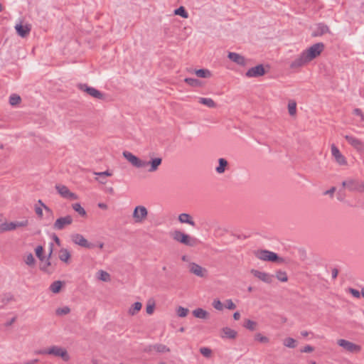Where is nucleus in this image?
<instances>
[{"label": "nucleus", "instance_id": "nucleus-48", "mask_svg": "<svg viewBox=\"0 0 364 364\" xmlns=\"http://www.w3.org/2000/svg\"><path fill=\"white\" fill-rule=\"evenodd\" d=\"M100 279L102 281L107 282L110 279V275L107 272L100 270Z\"/></svg>", "mask_w": 364, "mask_h": 364}, {"label": "nucleus", "instance_id": "nucleus-20", "mask_svg": "<svg viewBox=\"0 0 364 364\" xmlns=\"http://www.w3.org/2000/svg\"><path fill=\"white\" fill-rule=\"evenodd\" d=\"M309 63L308 60L306 59L303 52L299 56H298L290 64V68L293 70L299 69Z\"/></svg>", "mask_w": 364, "mask_h": 364}, {"label": "nucleus", "instance_id": "nucleus-37", "mask_svg": "<svg viewBox=\"0 0 364 364\" xmlns=\"http://www.w3.org/2000/svg\"><path fill=\"white\" fill-rule=\"evenodd\" d=\"M154 349L157 353H168L170 352V348L164 344L156 343L154 344Z\"/></svg>", "mask_w": 364, "mask_h": 364}, {"label": "nucleus", "instance_id": "nucleus-53", "mask_svg": "<svg viewBox=\"0 0 364 364\" xmlns=\"http://www.w3.org/2000/svg\"><path fill=\"white\" fill-rule=\"evenodd\" d=\"M15 28L18 33V34L21 36V37H23V24L21 22L20 23L17 24L16 26H15Z\"/></svg>", "mask_w": 364, "mask_h": 364}, {"label": "nucleus", "instance_id": "nucleus-56", "mask_svg": "<svg viewBox=\"0 0 364 364\" xmlns=\"http://www.w3.org/2000/svg\"><path fill=\"white\" fill-rule=\"evenodd\" d=\"M95 174L98 175L100 177L111 176L112 175V173L109 172L108 170L103 172L95 173Z\"/></svg>", "mask_w": 364, "mask_h": 364}, {"label": "nucleus", "instance_id": "nucleus-30", "mask_svg": "<svg viewBox=\"0 0 364 364\" xmlns=\"http://www.w3.org/2000/svg\"><path fill=\"white\" fill-rule=\"evenodd\" d=\"M194 73L197 75V77H201V78H209L212 76L210 71L208 69L202 68V69L195 70Z\"/></svg>", "mask_w": 364, "mask_h": 364}, {"label": "nucleus", "instance_id": "nucleus-42", "mask_svg": "<svg viewBox=\"0 0 364 364\" xmlns=\"http://www.w3.org/2000/svg\"><path fill=\"white\" fill-rule=\"evenodd\" d=\"M289 113L291 116H293L296 112V103L294 101H289L288 105Z\"/></svg>", "mask_w": 364, "mask_h": 364}, {"label": "nucleus", "instance_id": "nucleus-32", "mask_svg": "<svg viewBox=\"0 0 364 364\" xmlns=\"http://www.w3.org/2000/svg\"><path fill=\"white\" fill-rule=\"evenodd\" d=\"M243 326L251 331H254L257 328V323L247 318L244 321Z\"/></svg>", "mask_w": 364, "mask_h": 364}, {"label": "nucleus", "instance_id": "nucleus-55", "mask_svg": "<svg viewBox=\"0 0 364 364\" xmlns=\"http://www.w3.org/2000/svg\"><path fill=\"white\" fill-rule=\"evenodd\" d=\"M353 113L358 116H360L361 118V121L364 122V114H363L362 111L359 108H355L353 110Z\"/></svg>", "mask_w": 364, "mask_h": 364}, {"label": "nucleus", "instance_id": "nucleus-19", "mask_svg": "<svg viewBox=\"0 0 364 364\" xmlns=\"http://www.w3.org/2000/svg\"><path fill=\"white\" fill-rule=\"evenodd\" d=\"M16 302V299L11 293H5L1 296L0 301V309H4L6 306L12 305Z\"/></svg>", "mask_w": 364, "mask_h": 364}, {"label": "nucleus", "instance_id": "nucleus-63", "mask_svg": "<svg viewBox=\"0 0 364 364\" xmlns=\"http://www.w3.org/2000/svg\"><path fill=\"white\" fill-rule=\"evenodd\" d=\"M338 270L336 268H334L333 270H332V277L333 279H336L338 276Z\"/></svg>", "mask_w": 364, "mask_h": 364}, {"label": "nucleus", "instance_id": "nucleus-13", "mask_svg": "<svg viewBox=\"0 0 364 364\" xmlns=\"http://www.w3.org/2000/svg\"><path fill=\"white\" fill-rule=\"evenodd\" d=\"M267 70H265L263 65L259 64L256 65L255 67L250 68L245 75L247 77H258L263 76L266 74Z\"/></svg>", "mask_w": 364, "mask_h": 364}, {"label": "nucleus", "instance_id": "nucleus-64", "mask_svg": "<svg viewBox=\"0 0 364 364\" xmlns=\"http://www.w3.org/2000/svg\"><path fill=\"white\" fill-rule=\"evenodd\" d=\"M233 318L235 320L237 321L240 318V314L238 311H236L233 314Z\"/></svg>", "mask_w": 364, "mask_h": 364}, {"label": "nucleus", "instance_id": "nucleus-44", "mask_svg": "<svg viewBox=\"0 0 364 364\" xmlns=\"http://www.w3.org/2000/svg\"><path fill=\"white\" fill-rule=\"evenodd\" d=\"M188 309H186V308H183L182 306H179L178 309H177V311H176V313H177V315L179 316V317H186L188 313Z\"/></svg>", "mask_w": 364, "mask_h": 364}, {"label": "nucleus", "instance_id": "nucleus-28", "mask_svg": "<svg viewBox=\"0 0 364 364\" xmlns=\"http://www.w3.org/2000/svg\"><path fill=\"white\" fill-rule=\"evenodd\" d=\"M38 203L41 205V206H38L37 205H35V212L38 217L42 218L43 216L42 207L45 209L46 212L52 213V210L48 206H46L41 200H38Z\"/></svg>", "mask_w": 364, "mask_h": 364}, {"label": "nucleus", "instance_id": "nucleus-59", "mask_svg": "<svg viewBox=\"0 0 364 364\" xmlns=\"http://www.w3.org/2000/svg\"><path fill=\"white\" fill-rule=\"evenodd\" d=\"M335 191H336V188L335 187H332L329 190L325 191L324 192V195H330L331 197H333V193H335Z\"/></svg>", "mask_w": 364, "mask_h": 364}, {"label": "nucleus", "instance_id": "nucleus-50", "mask_svg": "<svg viewBox=\"0 0 364 364\" xmlns=\"http://www.w3.org/2000/svg\"><path fill=\"white\" fill-rule=\"evenodd\" d=\"M213 306L217 310L221 311L223 309V305L220 300H214Z\"/></svg>", "mask_w": 364, "mask_h": 364}, {"label": "nucleus", "instance_id": "nucleus-41", "mask_svg": "<svg viewBox=\"0 0 364 364\" xmlns=\"http://www.w3.org/2000/svg\"><path fill=\"white\" fill-rule=\"evenodd\" d=\"M36 255L39 259L40 261H43L45 259V257L43 256L44 249L41 245L38 246L36 250Z\"/></svg>", "mask_w": 364, "mask_h": 364}, {"label": "nucleus", "instance_id": "nucleus-51", "mask_svg": "<svg viewBox=\"0 0 364 364\" xmlns=\"http://www.w3.org/2000/svg\"><path fill=\"white\" fill-rule=\"evenodd\" d=\"M314 350V348L311 346L307 345L300 350L301 353H311Z\"/></svg>", "mask_w": 364, "mask_h": 364}, {"label": "nucleus", "instance_id": "nucleus-60", "mask_svg": "<svg viewBox=\"0 0 364 364\" xmlns=\"http://www.w3.org/2000/svg\"><path fill=\"white\" fill-rule=\"evenodd\" d=\"M154 345H149L148 346H146L144 349V351L146 352V353H151L152 351L154 350Z\"/></svg>", "mask_w": 364, "mask_h": 364}, {"label": "nucleus", "instance_id": "nucleus-39", "mask_svg": "<svg viewBox=\"0 0 364 364\" xmlns=\"http://www.w3.org/2000/svg\"><path fill=\"white\" fill-rule=\"evenodd\" d=\"M283 343L288 348H294L296 347V341L293 338L288 337L285 338Z\"/></svg>", "mask_w": 364, "mask_h": 364}, {"label": "nucleus", "instance_id": "nucleus-61", "mask_svg": "<svg viewBox=\"0 0 364 364\" xmlns=\"http://www.w3.org/2000/svg\"><path fill=\"white\" fill-rule=\"evenodd\" d=\"M53 240H54V242H55V244L58 246H60L61 245L60 240L59 239V237L56 235L53 234Z\"/></svg>", "mask_w": 364, "mask_h": 364}, {"label": "nucleus", "instance_id": "nucleus-62", "mask_svg": "<svg viewBox=\"0 0 364 364\" xmlns=\"http://www.w3.org/2000/svg\"><path fill=\"white\" fill-rule=\"evenodd\" d=\"M344 197H345V194H344V193H342L341 192V191H340L338 193V195H337V198H338V200H339L342 201V200H343Z\"/></svg>", "mask_w": 364, "mask_h": 364}, {"label": "nucleus", "instance_id": "nucleus-25", "mask_svg": "<svg viewBox=\"0 0 364 364\" xmlns=\"http://www.w3.org/2000/svg\"><path fill=\"white\" fill-rule=\"evenodd\" d=\"M178 220L181 223H187L193 227L196 226V223L193 220L192 217L188 213H181L178 215Z\"/></svg>", "mask_w": 364, "mask_h": 364}, {"label": "nucleus", "instance_id": "nucleus-43", "mask_svg": "<svg viewBox=\"0 0 364 364\" xmlns=\"http://www.w3.org/2000/svg\"><path fill=\"white\" fill-rule=\"evenodd\" d=\"M276 277H277V279L281 282H287V280H288V277H287V273L285 272H282L281 270H279L277 272Z\"/></svg>", "mask_w": 364, "mask_h": 364}, {"label": "nucleus", "instance_id": "nucleus-22", "mask_svg": "<svg viewBox=\"0 0 364 364\" xmlns=\"http://www.w3.org/2000/svg\"><path fill=\"white\" fill-rule=\"evenodd\" d=\"M228 57L231 61L237 63V65H245L246 64V60L244 56L238 53L229 52Z\"/></svg>", "mask_w": 364, "mask_h": 364}, {"label": "nucleus", "instance_id": "nucleus-23", "mask_svg": "<svg viewBox=\"0 0 364 364\" xmlns=\"http://www.w3.org/2000/svg\"><path fill=\"white\" fill-rule=\"evenodd\" d=\"M237 332L229 327H224L222 328V338L230 339H235L237 337Z\"/></svg>", "mask_w": 364, "mask_h": 364}, {"label": "nucleus", "instance_id": "nucleus-17", "mask_svg": "<svg viewBox=\"0 0 364 364\" xmlns=\"http://www.w3.org/2000/svg\"><path fill=\"white\" fill-rule=\"evenodd\" d=\"M251 274H252L255 277L258 278L259 280L267 283L271 284L273 281V275H271L268 273L260 272L257 269H251Z\"/></svg>", "mask_w": 364, "mask_h": 364}, {"label": "nucleus", "instance_id": "nucleus-11", "mask_svg": "<svg viewBox=\"0 0 364 364\" xmlns=\"http://www.w3.org/2000/svg\"><path fill=\"white\" fill-rule=\"evenodd\" d=\"M23 225L21 222H7L6 220L0 219V233L12 231Z\"/></svg>", "mask_w": 364, "mask_h": 364}, {"label": "nucleus", "instance_id": "nucleus-31", "mask_svg": "<svg viewBox=\"0 0 364 364\" xmlns=\"http://www.w3.org/2000/svg\"><path fill=\"white\" fill-rule=\"evenodd\" d=\"M63 285H64L63 282L55 281L50 284V290L55 294H58L60 291Z\"/></svg>", "mask_w": 364, "mask_h": 364}, {"label": "nucleus", "instance_id": "nucleus-8", "mask_svg": "<svg viewBox=\"0 0 364 364\" xmlns=\"http://www.w3.org/2000/svg\"><path fill=\"white\" fill-rule=\"evenodd\" d=\"M148 215V210L146 207L143 205L136 206L134 209L132 217L134 222L136 223H142L146 220Z\"/></svg>", "mask_w": 364, "mask_h": 364}, {"label": "nucleus", "instance_id": "nucleus-7", "mask_svg": "<svg viewBox=\"0 0 364 364\" xmlns=\"http://www.w3.org/2000/svg\"><path fill=\"white\" fill-rule=\"evenodd\" d=\"M77 87L81 91H83L86 92L87 95H90L91 97L99 99V100H103L105 99V94L100 92V90L88 86L87 84H82L80 83L77 85Z\"/></svg>", "mask_w": 364, "mask_h": 364}, {"label": "nucleus", "instance_id": "nucleus-3", "mask_svg": "<svg viewBox=\"0 0 364 364\" xmlns=\"http://www.w3.org/2000/svg\"><path fill=\"white\" fill-rule=\"evenodd\" d=\"M255 256L264 261H269L274 263L282 264L284 262V259L280 257L277 253L267 250H261L255 252Z\"/></svg>", "mask_w": 364, "mask_h": 364}, {"label": "nucleus", "instance_id": "nucleus-1", "mask_svg": "<svg viewBox=\"0 0 364 364\" xmlns=\"http://www.w3.org/2000/svg\"><path fill=\"white\" fill-rule=\"evenodd\" d=\"M122 154L133 166L138 168L149 166L148 171L151 173L157 171L162 163V159L160 157L154 158L147 161L140 159L139 157L127 151H123Z\"/></svg>", "mask_w": 364, "mask_h": 364}, {"label": "nucleus", "instance_id": "nucleus-52", "mask_svg": "<svg viewBox=\"0 0 364 364\" xmlns=\"http://www.w3.org/2000/svg\"><path fill=\"white\" fill-rule=\"evenodd\" d=\"M226 308L230 310H233L236 308V305L232 302L231 299L226 301Z\"/></svg>", "mask_w": 364, "mask_h": 364}, {"label": "nucleus", "instance_id": "nucleus-33", "mask_svg": "<svg viewBox=\"0 0 364 364\" xmlns=\"http://www.w3.org/2000/svg\"><path fill=\"white\" fill-rule=\"evenodd\" d=\"M73 209L77 212L81 217L86 218L87 217V213L85 210V209L81 206V205L78 203H73L72 205Z\"/></svg>", "mask_w": 364, "mask_h": 364}, {"label": "nucleus", "instance_id": "nucleus-40", "mask_svg": "<svg viewBox=\"0 0 364 364\" xmlns=\"http://www.w3.org/2000/svg\"><path fill=\"white\" fill-rule=\"evenodd\" d=\"M174 14L185 18L188 17V14L183 6H180L179 8L176 9L174 11Z\"/></svg>", "mask_w": 364, "mask_h": 364}, {"label": "nucleus", "instance_id": "nucleus-27", "mask_svg": "<svg viewBox=\"0 0 364 364\" xmlns=\"http://www.w3.org/2000/svg\"><path fill=\"white\" fill-rule=\"evenodd\" d=\"M228 166V162L225 159L220 158L218 159V166L215 168V171L218 173H223Z\"/></svg>", "mask_w": 364, "mask_h": 364}, {"label": "nucleus", "instance_id": "nucleus-10", "mask_svg": "<svg viewBox=\"0 0 364 364\" xmlns=\"http://www.w3.org/2000/svg\"><path fill=\"white\" fill-rule=\"evenodd\" d=\"M72 241L82 247L87 249H93L95 247V245L88 242L81 234L76 233L71 235Z\"/></svg>", "mask_w": 364, "mask_h": 364}, {"label": "nucleus", "instance_id": "nucleus-6", "mask_svg": "<svg viewBox=\"0 0 364 364\" xmlns=\"http://www.w3.org/2000/svg\"><path fill=\"white\" fill-rule=\"evenodd\" d=\"M52 246H53V244H51V247ZM52 253H53V248L51 247L50 253H49L47 259L46 260L43 259V261H41V262L39 264L40 270L48 274H53L55 271V268H56V263L53 264L50 260Z\"/></svg>", "mask_w": 364, "mask_h": 364}, {"label": "nucleus", "instance_id": "nucleus-24", "mask_svg": "<svg viewBox=\"0 0 364 364\" xmlns=\"http://www.w3.org/2000/svg\"><path fill=\"white\" fill-rule=\"evenodd\" d=\"M329 32V28L324 23H318L313 33V36H321Z\"/></svg>", "mask_w": 364, "mask_h": 364}, {"label": "nucleus", "instance_id": "nucleus-29", "mask_svg": "<svg viewBox=\"0 0 364 364\" xmlns=\"http://www.w3.org/2000/svg\"><path fill=\"white\" fill-rule=\"evenodd\" d=\"M58 257L62 262L68 263L71 257V254L67 249L62 248L59 251Z\"/></svg>", "mask_w": 364, "mask_h": 364}, {"label": "nucleus", "instance_id": "nucleus-45", "mask_svg": "<svg viewBox=\"0 0 364 364\" xmlns=\"http://www.w3.org/2000/svg\"><path fill=\"white\" fill-rule=\"evenodd\" d=\"M255 338L256 341L262 343H267L269 341V338L267 336H262L261 333H258L255 335Z\"/></svg>", "mask_w": 364, "mask_h": 364}, {"label": "nucleus", "instance_id": "nucleus-38", "mask_svg": "<svg viewBox=\"0 0 364 364\" xmlns=\"http://www.w3.org/2000/svg\"><path fill=\"white\" fill-rule=\"evenodd\" d=\"M21 102V97L16 94H13L9 97V104L11 106L19 105Z\"/></svg>", "mask_w": 364, "mask_h": 364}, {"label": "nucleus", "instance_id": "nucleus-5", "mask_svg": "<svg viewBox=\"0 0 364 364\" xmlns=\"http://www.w3.org/2000/svg\"><path fill=\"white\" fill-rule=\"evenodd\" d=\"M42 354L53 355L56 357L61 358L63 360L68 361L70 359V356L65 348L57 346H53L49 348L41 350Z\"/></svg>", "mask_w": 364, "mask_h": 364}, {"label": "nucleus", "instance_id": "nucleus-36", "mask_svg": "<svg viewBox=\"0 0 364 364\" xmlns=\"http://www.w3.org/2000/svg\"><path fill=\"white\" fill-rule=\"evenodd\" d=\"M141 307H142L141 303H140L139 301L135 302L130 307V309L129 310V313L131 315H135V314H136L141 310Z\"/></svg>", "mask_w": 364, "mask_h": 364}, {"label": "nucleus", "instance_id": "nucleus-49", "mask_svg": "<svg viewBox=\"0 0 364 364\" xmlns=\"http://www.w3.org/2000/svg\"><path fill=\"white\" fill-rule=\"evenodd\" d=\"M25 262L30 266L35 264L36 259L31 253L27 255Z\"/></svg>", "mask_w": 364, "mask_h": 364}, {"label": "nucleus", "instance_id": "nucleus-18", "mask_svg": "<svg viewBox=\"0 0 364 364\" xmlns=\"http://www.w3.org/2000/svg\"><path fill=\"white\" fill-rule=\"evenodd\" d=\"M190 272L200 277H205L208 274V271L205 268L202 267L201 266L198 265L196 263H191L190 264Z\"/></svg>", "mask_w": 364, "mask_h": 364}, {"label": "nucleus", "instance_id": "nucleus-35", "mask_svg": "<svg viewBox=\"0 0 364 364\" xmlns=\"http://www.w3.org/2000/svg\"><path fill=\"white\" fill-rule=\"evenodd\" d=\"M199 102L210 108L216 107L215 102L211 98L200 97Z\"/></svg>", "mask_w": 364, "mask_h": 364}, {"label": "nucleus", "instance_id": "nucleus-2", "mask_svg": "<svg viewBox=\"0 0 364 364\" xmlns=\"http://www.w3.org/2000/svg\"><path fill=\"white\" fill-rule=\"evenodd\" d=\"M172 237L176 241L190 247H194L198 242V240L197 238L193 237L180 230H175L172 233Z\"/></svg>", "mask_w": 364, "mask_h": 364}, {"label": "nucleus", "instance_id": "nucleus-34", "mask_svg": "<svg viewBox=\"0 0 364 364\" xmlns=\"http://www.w3.org/2000/svg\"><path fill=\"white\" fill-rule=\"evenodd\" d=\"M184 82L188 85L195 87H200L202 85L201 82L199 80L192 77L185 78Z\"/></svg>", "mask_w": 364, "mask_h": 364}, {"label": "nucleus", "instance_id": "nucleus-16", "mask_svg": "<svg viewBox=\"0 0 364 364\" xmlns=\"http://www.w3.org/2000/svg\"><path fill=\"white\" fill-rule=\"evenodd\" d=\"M55 188L58 191V193L65 198L70 200H76L77 198V196L70 192L65 186L58 184L55 186Z\"/></svg>", "mask_w": 364, "mask_h": 364}, {"label": "nucleus", "instance_id": "nucleus-4", "mask_svg": "<svg viewBox=\"0 0 364 364\" xmlns=\"http://www.w3.org/2000/svg\"><path fill=\"white\" fill-rule=\"evenodd\" d=\"M325 46L323 43H317L303 51L309 63L316 58L323 50Z\"/></svg>", "mask_w": 364, "mask_h": 364}, {"label": "nucleus", "instance_id": "nucleus-54", "mask_svg": "<svg viewBox=\"0 0 364 364\" xmlns=\"http://www.w3.org/2000/svg\"><path fill=\"white\" fill-rule=\"evenodd\" d=\"M349 291L355 298H359L360 296V291L358 290H357V289H353V288H350L349 289Z\"/></svg>", "mask_w": 364, "mask_h": 364}, {"label": "nucleus", "instance_id": "nucleus-15", "mask_svg": "<svg viewBox=\"0 0 364 364\" xmlns=\"http://www.w3.org/2000/svg\"><path fill=\"white\" fill-rule=\"evenodd\" d=\"M346 140L350 144L354 149L359 152H364V144L359 139L350 135H346Z\"/></svg>", "mask_w": 364, "mask_h": 364}, {"label": "nucleus", "instance_id": "nucleus-14", "mask_svg": "<svg viewBox=\"0 0 364 364\" xmlns=\"http://www.w3.org/2000/svg\"><path fill=\"white\" fill-rule=\"evenodd\" d=\"M360 182L361 181L356 178H348L347 180L343 181L342 186L345 188H347L350 191L360 192Z\"/></svg>", "mask_w": 364, "mask_h": 364}, {"label": "nucleus", "instance_id": "nucleus-46", "mask_svg": "<svg viewBox=\"0 0 364 364\" xmlns=\"http://www.w3.org/2000/svg\"><path fill=\"white\" fill-rule=\"evenodd\" d=\"M70 311V309L69 307L68 306H64L63 308H58L57 310H56V314L57 315H59V316H61V315H66L68 314H69Z\"/></svg>", "mask_w": 364, "mask_h": 364}, {"label": "nucleus", "instance_id": "nucleus-26", "mask_svg": "<svg viewBox=\"0 0 364 364\" xmlns=\"http://www.w3.org/2000/svg\"><path fill=\"white\" fill-rule=\"evenodd\" d=\"M193 315L198 318L207 319L209 318L210 314L201 308L196 309L193 311Z\"/></svg>", "mask_w": 364, "mask_h": 364}, {"label": "nucleus", "instance_id": "nucleus-58", "mask_svg": "<svg viewBox=\"0 0 364 364\" xmlns=\"http://www.w3.org/2000/svg\"><path fill=\"white\" fill-rule=\"evenodd\" d=\"M31 29V26L29 24H24V37L29 33Z\"/></svg>", "mask_w": 364, "mask_h": 364}, {"label": "nucleus", "instance_id": "nucleus-9", "mask_svg": "<svg viewBox=\"0 0 364 364\" xmlns=\"http://www.w3.org/2000/svg\"><path fill=\"white\" fill-rule=\"evenodd\" d=\"M337 343L349 353H357L361 350L360 346L345 339L338 340Z\"/></svg>", "mask_w": 364, "mask_h": 364}, {"label": "nucleus", "instance_id": "nucleus-57", "mask_svg": "<svg viewBox=\"0 0 364 364\" xmlns=\"http://www.w3.org/2000/svg\"><path fill=\"white\" fill-rule=\"evenodd\" d=\"M154 310V304L146 306V311L148 314H152Z\"/></svg>", "mask_w": 364, "mask_h": 364}, {"label": "nucleus", "instance_id": "nucleus-47", "mask_svg": "<svg viewBox=\"0 0 364 364\" xmlns=\"http://www.w3.org/2000/svg\"><path fill=\"white\" fill-rule=\"evenodd\" d=\"M200 353L204 357L209 358L211 355V354H212V350H211V349H210L208 348L203 347V348H200Z\"/></svg>", "mask_w": 364, "mask_h": 364}, {"label": "nucleus", "instance_id": "nucleus-12", "mask_svg": "<svg viewBox=\"0 0 364 364\" xmlns=\"http://www.w3.org/2000/svg\"><path fill=\"white\" fill-rule=\"evenodd\" d=\"M73 223V218L70 215L60 217L56 220L53 225V229L62 230Z\"/></svg>", "mask_w": 364, "mask_h": 364}, {"label": "nucleus", "instance_id": "nucleus-21", "mask_svg": "<svg viewBox=\"0 0 364 364\" xmlns=\"http://www.w3.org/2000/svg\"><path fill=\"white\" fill-rule=\"evenodd\" d=\"M331 153L338 164L346 165L347 164L346 158L343 156V154L335 144L331 145Z\"/></svg>", "mask_w": 364, "mask_h": 364}]
</instances>
